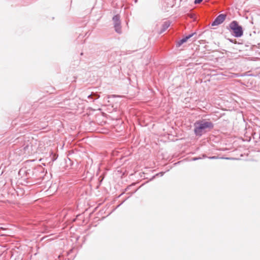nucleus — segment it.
<instances>
[{
  "instance_id": "nucleus-1",
  "label": "nucleus",
  "mask_w": 260,
  "mask_h": 260,
  "mask_svg": "<svg viewBox=\"0 0 260 260\" xmlns=\"http://www.w3.org/2000/svg\"><path fill=\"white\" fill-rule=\"evenodd\" d=\"M194 134L197 136L201 137L207 131L213 128L214 124L211 121L203 119L196 121L194 123Z\"/></svg>"
},
{
  "instance_id": "nucleus-2",
  "label": "nucleus",
  "mask_w": 260,
  "mask_h": 260,
  "mask_svg": "<svg viewBox=\"0 0 260 260\" xmlns=\"http://www.w3.org/2000/svg\"><path fill=\"white\" fill-rule=\"evenodd\" d=\"M227 29L236 38H240L243 35L242 26L236 20L232 21L227 27Z\"/></svg>"
},
{
  "instance_id": "nucleus-3",
  "label": "nucleus",
  "mask_w": 260,
  "mask_h": 260,
  "mask_svg": "<svg viewBox=\"0 0 260 260\" xmlns=\"http://www.w3.org/2000/svg\"><path fill=\"white\" fill-rule=\"evenodd\" d=\"M226 17L225 14H220L218 15L215 19V20L212 22L211 25L212 26L219 25L223 23Z\"/></svg>"
},
{
  "instance_id": "nucleus-4",
  "label": "nucleus",
  "mask_w": 260,
  "mask_h": 260,
  "mask_svg": "<svg viewBox=\"0 0 260 260\" xmlns=\"http://www.w3.org/2000/svg\"><path fill=\"white\" fill-rule=\"evenodd\" d=\"M195 35H196V32H193L187 36H186L185 37H184L182 39L177 42L176 46L177 47H180L183 43L186 42L189 39L191 38Z\"/></svg>"
},
{
  "instance_id": "nucleus-5",
  "label": "nucleus",
  "mask_w": 260,
  "mask_h": 260,
  "mask_svg": "<svg viewBox=\"0 0 260 260\" xmlns=\"http://www.w3.org/2000/svg\"><path fill=\"white\" fill-rule=\"evenodd\" d=\"M171 21L170 20H167L163 22L161 25V28L158 33L159 34H161L164 33L171 25Z\"/></svg>"
},
{
  "instance_id": "nucleus-6",
  "label": "nucleus",
  "mask_w": 260,
  "mask_h": 260,
  "mask_svg": "<svg viewBox=\"0 0 260 260\" xmlns=\"http://www.w3.org/2000/svg\"><path fill=\"white\" fill-rule=\"evenodd\" d=\"M114 26L116 32L118 34L121 33V21L114 22Z\"/></svg>"
},
{
  "instance_id": "nucleus-7",
  "label": "nucleus",
  "mask_w": 260,
  "mask_h": 260,
  "mask_svg": "<svg viewBox=\"0 0 260 260\" xmlns=\"http://www.w3.org/2000/svg\"><path fill=\"white\" fill-rule=\"evenodd\" d=\"M100 98V95L97 93L92 92L90 94L87 96V98L89 100H92L93 102L95 100L98 99Z\"/></svg>"
},
{
  "instance_id": "nucleus-8",
  "label": "nucleus",
  "mask_w": 260,
  "mask_h": 260,
  "mask_svg": "<svg viewBox=\"0 0 260 260\" xmlns=\"http://www.w3.org/2000/svg\"><path fill=\"white\" fill-rule=\"evenodd\" d=\"M112 19L114 22L120 21V15L118 14L114 15Z\"/></svg>"
},
{
  "instance_id": "nucleus-9",
  "label": "nucleus",
  "mask_w": 260,
  "mask_h": 260,
  "mask_svg": "<svg viewBox=\"0 0 260 260\" xmlns=\"http://www.w3.org/2000/svg\"><path fill=\"white\" fill-rule=\"evenodd\" d=\"M203 0H194V4H199L201 3Z\"/></svg>"
},
{
  "instance_id": "nucleus-10",
  "label": "nucleus",
  "mask_w": 260,
  "mask_h": 260,
  "mask_svg": "<svg viewBox=\"0 0 260 260\" xmlns=\"http://www.w3.org/2000/svg\"><path fill=\"white\" fill-rule=\"evenodd\" d=\"M164 173H165L164 172H159L158 174H157L156 175V176H162L164 175Z\"/></svg>"
},
{
  "instance_id": "nucleus-11",
  "label": "nucleus",
  "mask_w": 260,
  "mask_h": 260,
  "mask_svg": "<svg viewBox=\"0 0 260 260\" xmlns=\"http://www.w3.org/2000/svg\"><path fill=\"white\" fill-rule=\"evenodd\" d=\"M228 40L231 42V43H235V42H236V40H233L232 39H228Z\"/></svg>"
},
{
  "instance_id": "nucleus-12",
  "label": "nucleus",
  "mask_w": 260,
  "mask_h": 260,
  "mask_svg": "<svg viewBox=\"0 0 260 260\" xmlns=\"http://www.w3.org/2000/svg\"><path fill=\"white\" fill-rule=\"evenodd\" d=\"M199 159H200V157H193V158H192V160H198Z\"/></svg>"
},
{
  "instance_id": "nucleus-13",
  "label": "nucleus",
  "mask_w": 260,
  "mask_h": 260,
  "mask_svg": "<svg viewBox=\"0 0 260 260\" xmlns=\"http://www.w3.org/2000/svg\"><path fill=\"white\" fill-rule=\"evenodd\" d=\"M217 156H211V157H210L209 158L210 159H216L217 158Z\"/></svg>"
},
{
  "instance_id": "nucleus-14",
  "label": "nucleus",
  "mask_w": 260,
  "mask_h": 260,
  "mask_svg": "<svg viewBox=\"0 0 260 260\" xmlns=\"http://www.w3.org/2000/svg\"><path fill=\"white\" fill-rule=\"evenodd\" d=\"M83 55V52H81V53H80V55Z\"/></svg>"
},
{
  "instance_id": "nucleus-15",
  "label": "nucleus",
  "mask_w": 260,
  "mask_h": 260,
  "mask_svg": "<svg viewBox=\"0 0 260 260\" xmlns=\"http://www.w3.org/2000/svg\"><path fill=\"white\" fill-rule=\"evenodd\" d=\"M137 2H138V0H135V3H137Z\"/></svg>"
},
{
  "instance_id": "nucleus-16",
  "label": "nucleus",
  "mask_w": 260,
  "mask_h": 260,
  "mask_svg": "<svg viewBox=\"0 0 260 260\" xmlns=\"http://www.w3.org/2000/svg\"><path fill=\"white\" fill-rule=\"evenodd\" d=\"M0 230H4V229L3 228H1Z\"/></svg>"
},
{
  "instance_id": "nucleus-17",
  "label": "nucleus",
  "mask_w": 260,
  "mask_h": 260,
  "mask_svg": "<svg viewBox=\"0 0 260 260\" xmlns=\"http://www.w3.org/2000/svg\"><path fill=\"white\" fill-rule=\"evenodd\" d=\"M22 171V170H20L19 171V173Z\"/></svg>"
}]
</instances>
